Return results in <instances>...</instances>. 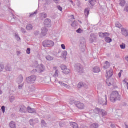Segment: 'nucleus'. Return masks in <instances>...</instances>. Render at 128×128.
<instances>
[{
  "instance_id": "9b49d317",
  "label": "nucleus",
  "mask_w": 128,
  "mask_h": 128,
  "mask_svg": "<svg viewBox=\"0 0 128 128\" xmlns=\"http://www.w3.org/2000/svg\"><path fill=\"white\" fill-rule=\"evenodd\" d=\"M16 82L20 84H22V82H24V76L22 74H20L16 80Z\"/></svg>"
},
{
  "instance_id": "4468645a",
  "label": "nucleus",
  "mask_w": 128,
  "mask_h": 128,
  "mask_svg": "<svg viewBox=\"0 0 128 128\" xmlns=\"http://www.w3.org/2000/svg\"><path fill=\"white\" fill-rule=\"evenodd\" d=\"M41 34L43 36H46V34H48V28L46 27H43L42 28Z\"/></svg>"
},
{
  "instance_id": "09e8293b",
  "label": "nucleus",
  "mask_w": 128,
  "mask_h": 128,
  "mask_svg": "<svg viewBox=\"0 0 128 128\" xmlns=\"http://www.w3.org/2000/svg\"><path fill=\"white\" fill-rule=\"evenodd\" d=\"M56 8H58V10H60V12H62V6H57Z\"/></svg>"
},
{
  "instance_id": "f704fd0d",
  "label": "nucleus",
  "mask_w": 128,
  "mask_h": 128,
  "mask_svg": "<svg viewBox=\"0 0 128 128\" xmlns=\"http://www.w3.org/2000/svg\"><path fill=\"white\" fill-rule=\"evenodd\" d=\"M105 40H106V42H108V43L111 42L112 38H110V37H106Z\"/></svg>"
},
{
  "instance_id": "bf43d9fd",
  "label": "nucleus",
  "mask_w": 128,
  "mask_h": 128,
  "mask_svg": "<svg viewBox=\"0 0 128 128\" xmlns=\"http://www.w3.org/2000/svg\"><path fill=\"white\" fill-rule=\"evenodd\" d=\"M22 86H24V85L22 84H20V85H18V88L19 90H22Z\"/></svg>"
},
{
  "instance_id": "052dcab7",
  "label": "nucleus",
  "mask_w": 128,
  "mask_h": 128,
  "mask_svg": "<svg viewBox=\"0 0 128 128\" xmlns=\"http://www.w3.org/2000/svg\"><path fill=\"white\" fill-rule=\"evenodd\" d=\"M42 124L43 126H46V122L44 120H42Z\"/></svg>"
},
{
  "instance_id": "a878e982",
  "label": "nucleus",
  "mask_w": 128,
  "mask_h": 128,
  "mask_svg": "<svg viewBox=\"0 0 128 128\" xmlns=\"http://www.w3.org/2000/svg\"><path fill=\"white\" fill-rule=\"evenodd\" d=\"M126 0H120L119 4L120 6H126Z\"/></svg>"
},
{
  "instance_id": "37998d69",
  "label": "nucleus",
  "mask_w": 128,
  "mask_h": 128,
  "mask_svg": "<svg viewBox=\"0 0 128 128\" xmlns=\"http://www.w3.org/2000/svg\"><path fill=\"white\" fill-rule=\"evenodd\" d=\"M30 90L31 92H34L36 90V87L34 86V84H32L30 86Z\"/></svg>"
},
{
  "instance_id": "c756f323",
  "label": "nucleus",
  "mask_w": 128,
  "mask_h": 128,
  "mask_svg": "<svg viewBox=\"0 0 128 128\" xmlns=\"http://www.w3.org/2000/svg\"><path fill=\"white\" fill-rule=\"evenodd\" d=\"M70 126H72V128H78V124L76 122H72L70 124Z\"/></svg>"
},
{
  "instance_id": "6e6d98bb",
  "label": "nucleus",
  "mask_w": 128,
  "mask_h": 128,
  "mask_svg": "<svg viewBox=\"0 0 128 128\" xmlns=\"http://www.w3.org/2000/svg\"><path fill=\"white\" fill-rule=\"evenodd\" d=\"M122 70H120V72L118 74V76H119V78H120V76H122Z\"/></svg>"
},
{
  "instance_id": "69168bd1",
  "label": "nucleus",
  "mask_w": 128,
  "mask_h": 128,
  "mask_svg": "<svg viewBox=\"0 0 128 128\" xmlns=\"http://www.w3.org/2000/svg\"><path fill=\"white\" fill-rule=\"evenodd\" d=\"M60 0H54V2H56V4H58Z\"/></svg>"
},
{
  "instance_id": "f257e3e1",
  "label": "nucleus",
  "mask_w": 128,
  "mask_h": 128,
  "mask_svg": "<svg viewBox=\"0 0 128 128\" xmlns=\"http://www.w3.org/2000/svg\"><path fill=\"white\" fill-rule=\"evenodd\" d=\"M110 100L112 102H116L117 100H120V95L116 90L112 91L110 95Z\"/></svg>"
},
{
  "instance_id": "dca6fc26",
  "label": "nucleus",
  "mask_w": 128,
  "mask_h": 128,
  "mask_svg": "<svg viewBox=\"0 0 128 128\" xmlns=\"http://www.w3.org/2000/svg\"><path fill=\"white\" fill-rule=\"evenodd\" d=\"M27 110L30 114H33L34 112H36V110L34 108H32L30 106L27 107Z\"/></svg>"
},
{
  "instance_id": "c03bdc74",
  "label": "nucleus",
  "mask_w": 128,
  "mask_h": 128,
  "mask_svg": "<svg viewBox=\"0 0 128 128\" xmlns=\"http://www.w3.org/2000/svg\"><path fill=\"white\" fill-rule=\"evenodd\" d=\"M120 48H122V50H124V48H126V44L122 43V44L120 45Z\"/></svg>"
},
{
  "instance_id": "e2e57ef3",
  "label": "nucleus",
  "mask_w": 128,
  "mask_h": 128,
  "mask_svg": "<svg viewBox=\"0 0 128 128\" xmlns=\"http://www.w3.org/2000/svg\"><path fill=\"white\" fill-rule=\"evenodd\" d=\"M110 126L112 128H116V125L114 124H112L110 125Z\"/></svg>"
},
{
  "instance_id": "49530a36",
  "label": "nucleus",
  "mask_w": 128,
  "mask_h": 128,
  "mask_svg": "<svg viewBox=\"0 0 128 128\" xmlns=\"http://www.w3.org/2000/svg\"><path fill=\"white\" fill-rule=\"evenodd\" d=\"M20 30H21L22 32V34H26V30L24 28H23L22 27H21Z\"/></svg>"
},
{
  "instance_id": "a19ab883",
  "label": "nucleus",
  "mask_w": 128,
  "mask_h": 128,
  "mask_svg": "<svg viewBox=\"0 0 128 128\" xmlns=\"http://www.w3.org/2000/svg\"><path fill=\"white\" fill-rule=\"evenodd\" d=\"M116 26L118 28H122V24H120L119 22H116Z\"/></svg>"
},
{
  "instance_id": "5fc2aeb1",
  "label": "nucleus",
  "mask_w": 128,
  "mask_h": 128,
  "mask_svg": "<svg viewBox=\"0 0 128 128\" xmlns=\"http://www.w3.org/2000/svg\"><path fill=\"white\" fill-rule=\"evenodd\" d=\"M104 36H104H110V33L108 32H104L103 33Z\"/></svg>"
},
{
  "instance_id": "79ce46f5",
  "label": "nucleus",
  "mask_w": 128,
  "mask_h": 128,
  "mask_svg": "<svg viewBox=\"0 0 128 128\" xmlns=\"http://www.w3.org/2000/svg\"><path fill=\"white\" fill-rule=\"evenodd\" d=\"M60 68L62 70H64L66 68V66L64 64H61Z\"/></svg>"
},
{
  "instance_id": "cd10ccee",
  "label": "nucleus",
  "mask_w": 128,
  "mask_h": 128,
  "mask_svg": "<svg viewBox=\"0 0 128 128\" xmlns=\"http://www.w3.org/2000/svg\"><path fill=\"white\" fill-rule=\"evenodd\" d=\"M96 0H88L89 4H90L92 6H94L96 4Z\"/></svg>"
},
{
  "instance_id": "5701e85b",
  "label": "nucleus",
  "mask_w": 128,
  "mask_h": 128,
  "mask_svg": "<svg viewBox=\"0 0 128 128\" xmlns=\"http://www.w3.org/2000/svg\"><path fill=\"white\" fill-rule=\"evenodd\" d=\"M58 84H60V86H64V88H68V84H64L62 82L60 81L58 82Z\"/></svg>"
},
{
  "instance_id": "338daca9",
  "label": "nucleus",
  "mask_w": 128,
  "mask_h": 128,
  "mask_svg": "<svg viewBox=\"0 0 128 128\" xmlns=\"http://www.w3.org/2000/svg\"><path fill=\"white\" fill-rule=\"evenodd\" d=\"M71 2L72 6H74V2L72 0L71 2Z\"/></svg>"
},
{
  "instance_id": "1a4fd4ad",
  "label": "nucleus",
  "mask_w": 128,
  "mask_h": 128,
  "mask_svg": "<svg viewBox=\"0 0 128 128\" xmlns=\"http://www.w3.org/2000/svg\"><path fill=\"white\" fill-rule=\"evenodd\" d=\"M121 34L124 36H128V30L124 28H121Z\"/></svg>"
},
{
  "instance_id": "a18cd8bd",
  "label": "nucleus",
  "mask_w": 128,
  "mask_h": 128,
  "mask_svg": "<svg viewBox=\"0 0 128 128\" xmlns=\"http://www.w3.org/2000/svg\"><path fill=\"white\" fill-rule=\"evenodd\" d=\"M1 110H2V112H3V114H4V112L6 110V107L4 106H2Z\"/></svg>"
},
{
  "instance_id": "a211bd4d",
  "label": "nucleus",
  "mask_w": 128,
  "mask_h": 128,
  "mask_svg": "<svg viewBox=\"0 0 128 128\" xmlns=\"http://www.w3.org/2000/svg\"><path fill=\"white\" fill-rule=\"evenodd\" d=\"M110 66V62L108 61H106L104 65L103 66V68H104V70H106Z\"/></svg>"
},
{
  "instance_id": "7ed1b4c3",
  "label": "nucleus",
  "mask_w": 128,
  "mask_h": 128,
  "mask_svg": "<svg viewBox=\"0 0 128 128\" xmlns=\"http://www.w3.org/2000/svg\"><path fill=\"white\" fill-rule=\"evenodd\" d=\"M54 42L52 40H44L42 42V46L44 48L54 46Z\"/></svg>"
},
{
  "instance_id": "20e7f679",
  "label": "nucleus",
  "mask_w": 128,
  "mask_h": 128,
  "mask_svg": "<svg viewBox=\"0 0 128 128\" xmlns=\"http://www.w3.org/2000/svg\"><path fill=\"white\" fill-rule=\"evenodd\" d=\"M74 104L80 110H84V104L80 101H74L73 100Z\"/></svg>"
},
{
  "instance_id": "72a5a7b5",
  "label": "nucleus",
  "mask_w": 128,
  "mask_h": 128,
  "mask_svg": "<svg viewBox=\"0 0 128 128\" xmlns=\"http://www.w3.org/2000/svg\"><path fill=\"white\" fill-rule=\"evenodd\" d=\"M14 36L15 38H16V40L18 42H20V36H18V33H15Z\"/></svg>"
},
{
  "instance_id": "b1692460",
  "label": "nucleus",
  "mask_w": 128,
  "mask_h": 128,
  "mask_svg": "<svg viewBox=\"0 0 128 128\" xmlns=\"http://www.w3.org/2000/svg\"><path fill=\"white\" fill-rule=\"evenodd\" d=\"M86 84H84V83L82 82H79L78 84V88H84V85Z\"/></svg>"
},
{
  "instance_id": "de8ad7c7",
  "label": "nucleus",
  "mask_w": 128,
  "mask_h": 128,
  "mask_svg": "<svg viewBox=\"0 0 128 128\" xmlns=\"http://www.w3.org/2000/svg\"><path fill=\"white\" fill-rule=\"evenodd\" d=\"M76 32H78V34H82V28H79L76 30Z\"/></svg>"
},
{
  "instance_id": "6ab92c4d",
  "label": "nucleus",
  "mask_w": 128,
  "mask_h": 128,
  "mask_svg": "<svg viewBox=\"0 0 128 128\" xmlns=\"http://www.w3.org/2000/svg\"><path fill=\"white\" fill-rule=\"evenodd\" d=\"M48 18V14H46V13L44 12L40 14L41 20H44V18Z\"/></svg>"
},
{
  "instance_id": "864d4df0",
  "label": "nucleus",
  "mask_w": 128,
  "mask_h": 128,
  "mask_svg": "<svg viewBox=\"0 0 128 128\" xmlns=\"http://www.w3.org/2000/svg\"><path fill=\"white\" fill-rule=\"evenodd\" d=\"M52 3V0H46V4H50Z\"/></svg>"
},
{
  "instance_id": "0e129e2a",
  "label": "nucleus",
  "mask_w": 128,
  "mask_h": 128,
  "mask_svg": "<svg viewBox=\"0 0 128 128\" xmlns=\"http://www.w3.org/2000/svg\"><path fill=\"white\" fill-rule=\"evenodd\" d=\"M70 18H72V20H74V16L72 14L70 16Z\"/></svg>"
},
{
  "instance_id": "f3484780",
  "label": "nucleus",
  "mask_w": 128,
  "mask_h": 128,
  "mask_svg": "<svg viewBox=\"0 0 128 128\" xmlns=\"http://www.w3.org/2000/svg\"><path fill=\"white\" fill-rule=\"evenodd\" d=\"M104 97H105L106 102L104 103V98H100L98 100V102L99 104H106V95H105Z\"/></svg>"
},
{
  "instance_id": "f8f14e48",
  "label": "nucleus",
  "mask_w": 128,
  "mask_h": 128,
  "mask_svg": "<svg viewBox=\"0 0 128 128\" xmlns=\"http://www.w3.org/2000/svg\"><path fill=\"white\" fill-rule=\"evenodd\" d=\"M94 40H96V35H94V34L92 33L90 34V42L92 44Z\"/></svg>"
},
{
  "instance_id": "aec40b11",
  "label": "nucleus",
  "mask_w": 128,
  "mask_h": 128,
  "mask_svg": "<svg viewBox=\"0 0 128 128\" xmlns=\"http://www.w3.org/2000/svg\"><path fill=\"white\" fill-rule=\"evenodd\" d=\"M44 70V66L42 64H40L38 70V72H42Z\"/></svg>"
},
{
  "instance_id": "ea45409f",
  "label": "nucleus",
  "mask_w": 128,
  "mask_h": 128,
  "mask_svg": "<svg viewBox=\"0 0 128 128\" xmlns=\"http://www.w3.org/2000/svg\"><path fill=\"white\" fill-rule=\"evenodd\" d=\"M4 69V64L0 63V72H2Z\"/></svg>"
},
{
  "instance_id": "2f4dec72",
  "label": "nucleus",
  "mask_w": 128,
  "mask_h": 128,
  "mask_svg": "<svg viewBox=\"0 0 128 128\" xmlns=\"http://www.w3.org/2000/svg\"><path fill=\"white\" fill-rule=\"evenodd\" d=\"M5 70L7 72H10L12 70V68H10V65L8 64H6V65L5 66Z\"/></svg>"
},
{
  "instance_id": "774afa93",
  "label": "nucleus",
  "mask_w": 128,
  "mask_h": 128,
  "mask_svg": "<svg viewBox=\"0 0 128 128\" xmlns=\"http://www.w3.org/2000/svg\"><path fill=\"white\" fill-rule=\"evenodd\" d=\"M125 124L124 128H128V124Z\"/></svg>"
},
{
  "instance_id": "6e6552de",
  "label": "nucleus",
  "mask_w": 128,
  "mask_h": 128,
  "mask_svg": "<svg viewBox=\"0 0 128 128\" xmlns=\"http://www.w3.org/2000/svg\"><path fill=\"white\" fill-rule=\"evenodd\" d=\"M18 111L21 112V114H26V108L24 106L22 105L19 106Z\"/></svg>"
},
{
  "instance_id": "c9c22d12",
  "label": "nucleus",
  "mask_w": 128,
  "mask_h": 128,
  "mask_svg": "<svg viewBox=\"0 0 128 128\" xmlns=\"http://www.w3.org/2000/svg\"><path fill=\"white\" fill-rule=\"evenodd\" d=\"M62 56L66 58L68 56V52L66 50H64L62 52Z\"/></svg>"
},
{
  "instance_id": "e433bc0d",
  "label": "nucleus",
  "mask_w": 128,
  "mask_h": 128,
  "mask_svg": "<svg viewBox=\"0 0 128 128\" xmlns=\"http://www.w3.org/2000/svg\"><path fill=\"white\" fill-rule=\"evenodd\" d=\"M10 102H14V100H16V97L14 96H11L10 98Z\"/></svg>"
},
{
  "instance_id": "9d476101",
  "label": "nucleus",
  "mask_w": 128,
  "mask_h": 128,
  "mask_svg": "<svg viewBox=\"0 0 128 128\" xmlns=\"http://www.w3.org/2000/svg\"><path fill=\"white\" fill-rule=\"evenodd\" d=\"M96 110L98 112L97 114H100L102 116H106V110L100 109L99 108H96Z\"/></svg>"
},
{
  "instance_id": "393cba45",
  "label": "nucleus",
  "mask_w": 128,
  "mask_h": 128,
  "mask_svg": "<svg viewBox=\"0 0 128 128\" xmlns=\"http://www.w3.org/2000/svg\"><path fill=\"white\" fill-rule=\"evenodd\" d=\"M84 14L86 16H88V14H90V9H88V8H86L84 9Z\"/></svg>"
},
{
  "instance_id": "c85d7f7f",
  "label": "nucleus",
  "mask_w": 128,
  "mask_h": 128,
  "mask_svg": "<svg viewBox=\"0 0 128 128\" xmlns=\"http://www.w3.org/2000/svg\"><path fill=\"white\" fill-rule=\"evenodd\" d=\"M46 60H47L50 62V60H54V57H52L50 55H47L46 56Z\"/></svg>"
},
{
  "instance_id": "603ef678",
  "label": "nucleus",
  "mask_w": 128,
  "mask_h": 128,
  "mask_svg": "<svg viewBox=\"0 0 128 128\" xmlns=\"http://www.w3.org/2000/svg\"><path fill=\"white\" fill-rule=\"evenodd\" d=\"M26 52V54H30V48H28Z\"/></svg>"
},
{
  "instance_id": "ddd939ff",
  "label": "nucleus",
  "mask_w": 128,
  "mask_h": 128,
  "mask_svg": "<svg viewBox=\"0 0 128 128\" xmlns=\"http://www.w3.org/2000/svg\"><path fill=\"white\" fill-rule=\"evenodd\" d=\"M36 122H38V118L34 119L32 118L29 120V124L30 126H34V124Z\"/></svg>"
},
{
  "instance_id": "4be33fe9",
  "label": "nucleus",
  "mask_w": 128,
  "mask_h": 128,
  "mask_svg": "<svg viewBox=\"0 0 128 128\" xmlns=\"http://www.w3.org/2000/svg\"><path fill=\"white\" fill-rule=\"evenodd\" d=\"M10 128H16V123L14 121H11L9 124Z\"/></svg>"
},
{
  "instance_id": "8fccbe9b",
  "label": "nucleus",
  "mask_w": 128,
  "mask_h": 128,
  "mask_svg": "<svg viewBox=\"0 0 128 128\" xmlns=\"http://www.w3.org/2000/svg\"><path fill=\"white\" fill-rule=\"evenodd\" d=\"M99 36L100 38H104V32H99Z\"/></svg>"
},
{
  "instance_id": "39448f33",
  "label": "nucleus",
  "mask_w": 128,
  "mask_h": 128,
  "mask_svg": "<svg viewBox=\"0 0 128 128\" xmlns=\"http://www.w3.org/2000/svg\"><path fill=\"white\" fill-rule=\"evenodd\" d=\"M74 69L78 72H80V74H82L84 72V68L80 64H77L74 66Z\"/></svg>"
},
{
  "instance_id": "0eeeda50",
  "label": "nucleus",
  "mask_w": 128,
  "mask_h": 128,
  "mask_svg": "<svg viewBox=\"0 0 128 128\" xmlns=\"http://www.w3.org/2000/svg\"><path fill=\"white\" fill-rule=\"evenodd\" d=\"M112 74H114V71L112 70V69L107 70H106V78H112Z\"/></svg>"
},
{
  "instance_id": "f03ea898",
  "label": "nucleus",
  "mask_w": 128,
  "mask_h": 128,
  "mask_svg": "<svg viewBox=\"0 0 128 128\" xmlns=\"http://www.w3.org/2000/svg\"><path fill=\"white\" fill-rule=\"evenodd\" d=\"M36 75H31L30 76H27L26 78V82L28 84H34V82H36Z\"/></svg>"
},
{
  "instance_id": "423d86ee",
  "label": "nucleus",
  "mask_w": 128,
  "mask_h": 128,
  "mask_svg": "<svg viewBox=\"0 0 128 128\" xmlns=\"http://www.w3.org/2000/svg\"><path fill=\"white\" fill-rule=\"evenodd\" d=\"M44 24L47 28H50L52 26V20L48 18L45 19L44 22Z\"/></svg>"
},
{
  "instance_id": "7c9ffc66",
  "label": "nucleus",
  "mask_w": 128,
  "mask_h": 128,
  "mask_svg": "<svg viewBox=\"0 0 128 128\" xmlns=\"http://www.w3.org/2000/svg\"><path fill=\"white\" fill-rule=\"evenodd\" d=\"M70 70L68 68H66V70H62V72L63 74H70Z\"/></svg>"
},
{
  "instance_id": "2eb2a0df",
  "label": "nucleus",
  "mask_w": 128,
  "mask_h": 128,
  "mask_svg": "<svg viewBox=\"0 0 128 128\" xmlns=\"http://www.w3.org/2000/svg\"><path fill=\"white\" fill-rule=\"evenodd\" d=\"M92 71L95 74H98V72H100V67L96 66L92 68Z\"/></svg>"
},
{
  "instance_id": "4d7b16f0",
  "label": "nucleus",
  "mask_w": 128,
  "mask_h": 128,
  "mask_svg": "<svg viewBox=\"0 0 128 128\" xmlns=\"http://www.w3.org/2000/svg\"><path fill=\"white\" fill-rule=\"evenodd\" d=\"M36 72H38L36 69H33L32 71V74H36Z\"/></svg>"
},
{
  "instance_id": "3c124183",
  "label": "nucleus",
  "mask_w": 128,
  "mask_h": 128,
  "mask_svg": "<svg viewBox=\"0 0 128 128\" xmlns=\"http://www.w3.org/2000/svg\"><path fill=\"white\" fill-rule=\"evenodd\" d=\"M39 34H40V31H38V30H36L34 32V36H38Z\"/></svg>"
},
{
  "instance_id": "412c9836",
  "label": "nucleus",
  "mask_w": 128,
  "mask_h": 128,
  "mask_svg": "<svg viewBox=\"0 0 128 128\" xmlns=\"http://www.w3.org/2000/svg\"><path fill=\"white\" fill-rule=\"evenodd\" d=\"M32 28H34V26L31 24H28L26 26L27 30H32Z\"/></svg>"
},
{
  "instance_id": "473e14b6",
  "label": "nucleus",
  "mask_w": 128,
  "mask_h": 128,
  "mask_svg": "<svg viewBox=\"0 0 128 128\" xmlns=\"http://www.w3.org/2000/svg\"><path fill=\"white\" fill-rule=\"evenodd\" d=\"M36 14H38V10H36L34 12H32V13H30L29 16L32 18V16H36Z\"/></svg>"
},
{
  "instance_id": "bb28decb",
  "label": "nucleus",
  "mask_w": 128,
  "mask_h": 128,
  "mask_svg": "<svg viewBox=\"0 0 128 128\" xmlns=\"http://www.w3.org/2000/svg\"><path fill=\"white\" fill-rule=\"evenodd\" d=\"M90 128H98V124L94 123L90 126Z\"/></svg>"
},
{
  "instance_id": "4c0bfd02",
  "label": "nucleus",
  "mask_w": 128,
  "mask_h": 128,
  "mask_svg": "<svg viewBox=\"0 0 128 128\" xmlns=\"http://www.w3.org/2000/svg\"><path fill=\"white\" fill-rule=\"evenodd\" d=\"M53 76H54V78H58V70H56V72H54V74L53 75Z\"/></svg>"
},
{
  "instance_id": "13d9d810",
  "label": "nucleus",
  "mask_w": 128,
  "mask_h": 128,
  "mask_svg": "<svg viewBox=\"0 0 128 128\" xmlns=\"http://www.w3.org/2000/svg\"><path fill=\"white\" fill-rule=\"evenodd\" d=\"M61 48H62V50H64L66 48V46H64V44H62Z\"/></svg>"
},
{
  "instance_id": "58836bf2",
  "label": "nucleus",
  "mask_w": 128,
  "mask_h": 128,
  "mask_svg": "<svg viewBox=\"0 0 128 128\" xmlns=\"http://www.w3.org/2000/svg\"><path fill=\"white\" fill-rule=\"evenodd\" d=\"M77 24H78V22L74 20L73 21L72 23L71 24V26L74 28H76V26Z\"/></svg>"
},
{
  "instance_id": "680f3d73",
  "label": "nucleus",
  "mask_w": 128,
  "mask_h": 128,
  "mask_svg": "<svg viewBox=\"0 0 128 128\" xmlns=\"http://www.w3.org/2000/svg\"><path fill=\"white\" fill-rule=\"evenodd\" d=\"M53 16H51L52 18H56V13L52 14Z\"/></svg>"
}]
</instances>
